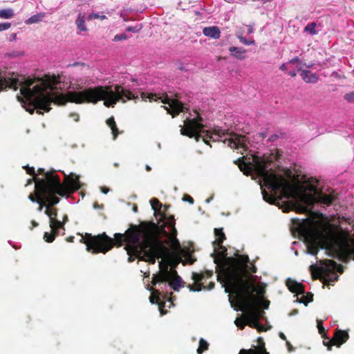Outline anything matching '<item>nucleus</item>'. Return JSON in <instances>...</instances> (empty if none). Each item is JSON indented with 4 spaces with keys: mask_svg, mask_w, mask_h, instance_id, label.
I'll list each match as a JSON object with an SVG mask.
<instances>
[{
    "mask_svg": "<svg viewBox=\"0 0 354 354\" xmlns=\"http://www.w3.org/2000/svg\"><path fill=\"white\" fill-rule=\"evenodd\" d=\"M345 100H346L348 102H352L354 101V93H349L345 95L344 96Z\"/></svg>",
    "mask_w": 354,
    "mask_h": 354,
    "instance_id": "cd10ccee",
    "label": "nucleus"
},
{
    "mask_svg": "<svg viewBox=\"0 0 354 354\" xmlns=\"http://www.w3.org/2000/svg\"><path fill=\"white\" fill-rule=\"evenodd\" d=\"M213 199V196H212L211 197H209V198H207L205 201L207 203H210V201Z\"/></svg>",
    "mask_w": 354,
    "mask_h": 354,
    "instance_id": "a18cd8bd",
    "label": "nucleus"
},
{
    "mask_svg": "<svg viewBox=\"0 0 354 354\" xmlns=\"http://www.w3.org/2000/svg\"><path fill=\"white\" fill-rule=\"evenodd\" d=\"M305 30L310 32L312 35H315L316 33L315 24L313 23L308 24L305 28Z\"/></svg>",
    "mask_w": 354,
    "mask_h": 354,
    "instance_id": "393cba45",
    "label": "nucleus"
},
{
    "mask_svg": "<svg viewBox=\"0 0 354 354\" xmlns=\"http://www.w3.org/2000/svg\"><path fill=\"white\" fill-rule=\"evenodd\" d=\"M288 75L291 77H295L297 75V73L295 71H290L288 72Z\"/></svg>",
    "mask_w": 354,
    "mask_h": 354,
    "instance_id": "e433bc0d",
    "label": "nucleus"
},
{
    "mask_svg": "<svg viewBox=\"0 0 354 354\" xmlns=\"http://www.w3.org/2000/svg\"><path fill=\"white\" fill-rule=\"evenodd\" d=\"M286 345L288 346V350L290 351L292 350V346L290 345V342H286Z\"/></svg>",
    "mask_w": 354,
    "mask_h": 354,
    "instance_id": "79ce46f5",
    "label": "nucleus"
},
{
    "mask_svg": "<svg viewBox=\"0 0 354 354\" xmlns=\"http://www.w3.org/2000/svg\"><path fill=\"white\" fill-rule=\"evenodd\" d=\"M10 26V23L8 22L0 23V32L8 30Z\"/></svg>",
    "mask_w": 354,
    "mask_h": 354,
    "instance_id": "bb28decb",
    "label": "nucleus"
},
{
    "mask_svg": "<svg viewBox=\"0 0 354 354\" xmlns=\"http://www.w3.org/2000/svg\"><path fill=\"white\" fill-rule=\"evenodd\" d=\"M317 328H318V330H319V333L320 334H322L324 332V327L322 326V323L319 320L317 321Z\"/></svg>",
    "mask_w": 354,
    "mask_h": 354,
    "instance_id": "c85d7f7f",
    "label": "nucleus"
},
{
    "mask_svg": "<svg viewBox=\"0 0 354 354\" xmlns=\"http://www.w3.org/2000/svg\"><path fill=\"white\" fill-rule=\"evenodd\" d=\"M31 223H32V227H30L31 230L33 227H37L38 225V223L36 221H32Z\"/></svg>",
    "mask_w": 354,
    "mask_h": 354,
    "instance_id": "4c0bfd02",
    "label": "nucleus"
},
{
    "mask_svg": "<svg viewBox=\"0 0 354 354\" xmlns=\"http://www.w3.org/2000/svg\"><path fill=\"white\" fill-rule=\"evenodd\" d=\"M14 16V11L11 8L0 10V18L10 19Z\"/></svg>",
    "mask_w": 354,
    "mask_h": 354,
    "instance_id": "aec40b11",
    "label": "nucleus"
},
{
    "mask_svg": "<svg viewBox=\"0 0 354 354\" xmlns=\"http://www.w3.org/2000/svg\"><path fill=\"white\" fill-rule=\"evenodd\" d=\"M106 124L111 128V129L112 131L113 139L115 140L116 138V137L118 136V135L120 133V132L118 131V129L117 128L114 118L111 117V118H109L106 120Z\"/></svg>",
    "mask_w": 354,
    "mask_h": 354,
    "instance_id": "a211bd4d",
    "label": "nucleus"
},
{
    "mask_svg": "<svg viewBox=\"0 0 354 354\" xmlns=\"http://www.w3.org/2000/svg\"><path fill=\"white\" fill-rule=\"evenodd\" d=\"M286 345L288 346V350L290 351L292 350V346L290 345V342H286Z\"/></svg>",
    "mask_w": 354,
    "mask_h": 354,
    "instance_id": "a19ab883",
    "label": "nucleus"
},
{
    "mask_svg": "<svg viewBox=\"0 0 354 354\" xmlns=\"http://www.w3.org/2000/svg\"><path fill=\"white\" fill-rule=\"evenodd\" d=\"M297 313H298L297 310H293V311L290 314V315H291V316H292V315H295L297 314Z\"/></svg>",
    "mask_w": 354,
    "mask_h": 354,
    "instance_id": "c03bdc74",
    "label": "nucleus"
},
{
    "mask_svg": "<svg viewBox=\"0 0 354 354\" xmlns=\"http://www.w3.org/2000/svg\"><path fill=\"white\" fill-rule=\"evenodd\" d=\"M127 39V35L125 33H122V34H120V35H115V37L113 38V41H119L124 40V39Z\"/></svg>",
    "mask_w": 354,
    "mask_h": 354,
    "instance_id": "a878e982",
    "label": "nucleus"
},
{
    "mask_svg": "<svg viewBox=\"0 0 354 354\" xmlns=\"http://www.w3.org/2000/svg\"><path fill=\"white\" fill-rule=\"evenodd\" d=\"M304 295H301V298L297 297V301H299L300 302L307 303L308 301H310V299H308V301H306L304 299Z\"/></svg>",
    "mask_w": 354,
    "mask_h": 354,
    "instance_id": "72a5a7b5",
    "label": "nucleus"
},
{
    "mask_svg": "<svg viewBox=\"0 0 354 354\" xmlns=\"http://www.w3.org/2000/svg\"><path fill=\"white\" fill-rule=\"evenodd\" d=\"M295 62H299L298 57H295V58L290 59L288 63L281 64L280 66V69L281 71H288V69L289 68V65L295 64Z\"/></svg>",
    "mask_w": 354,
    "mask_h": 354,
    "instance_id": "4be33fe9",
    "label": "nucleus"
},
{
    "mask_svg": "<svg viewBox=\"0 0 354 354\" xmlns=\"http://www.w3.org/2000/svg\"><path fill=\"white\" fill-rule=\"evenodd\" d=\"M229 50L232 53V55L239 59H243L245 58V53L246 50L243 48L232 46Z\"/></svg>",
    "mask_w": 354,
    "mask_h": 354,
    "instance_id": "dca6fc26",
    "label": "nucleus"
},
{
    "mask_svg": "<svg viewBox=\"0 0 354 354\" xmlns=\"http://www.w3.org/2000/svg\"><path fill=\"white\" fill-rule=\"evenodd\" d=\"M26 171L28 174L30 175H32L34 176V178L33 180H35V183H36V182L37 180H41L42 178H36V174L35 172V169L33 167H26ZM44 176V179H46V176L44 175H43ZM28 198L32 201V202H37V195L36 194V184L35 185V194H30L29 196H28Z\"/></svg>",
    "mask_w": 354,
    "mask_h": 354,
    "instance_id": "4468645a",
    "label": "nucleus"
},
{
    "mask_svg": "<svg viewBox=\"0 0 354 354\" xmlns=\"http://www.w3.org/2000/svg\"><path fill=\"white\" fill-rule=\"evenodd\" d=\"M75 24L79 32H85L87 30V28L85 24V15L84 14L80 13L77 15Z\"/></svg>",
    "mask_w": 354,
    "mask_h": 354,
    "instance_id": "2eb2a0df",
    "label": "nucleus"
},
{
    "mask_svg": "<svg viewBox=\"0 0 354 354\" xmlns=\"http://www.w3.org/2000/svg\"><path fill=\"white\" fill-rule=\"evenodd\" d=\"M239 354H268V353L263 348H251L248 350L241 349Z\"/></svg>",
    "mask_w": 354,
    "mask_h": 354,
    "instance_id": "6ab92c4d",
    "label": "nucleus"
},
{
    "mask_svg": "<svg viewBox=\"0 0 354 354\" xmlns=\"http://www.w3.org/2000/svg\"><path fill=\"white\" fill-rule=\"evenodd\" d=\"M140 29V28H137L136 27H131V26H129L127 28V30L128 32H138L139 30Z\"/></svg>",
    "mask_w": 354,
    "mask_h": 354,
    "instance_id": "2f4dec72",
    "label": "nucleus"
},
{
    "mask_svg": "<svg viewBox=\"0 0 354 354\" xmlns=\"http://www.w3.org/2000/svg\"><path fill=\"white\" fill-rule=\"evenodd\" d=\"M101 191H102V192H103L104 194H107V193L109 192V188H107V187H101Z\"/></svg>",
    "mask_w": 354,
    "mask_h": 354,
    "instance_id": "f704fd0d",
    "label": "nucleus"
},
{
    "mask_svg": "<svg viewBox=\"0 0 354 354\" xmlns=\"http://www.w3.org/2000/svg\"><path fill=\"white\" fill-rule=\"evenodd\" d=\"M239 168L244 174H254L259 178L265 201L275 204L283 198L291 200L286 204L283 212L294 210L310 215L316 203L328 206L336 199L333 192L320 191L315 180L299 188L293 187L283 176L276 172L269 156H252L248 162L241 164Z\"/></svg>",
    "mask_w": 354,
    "mask_h": 354,
    "instance_id": "f03ea898",
    "label": "nucleus"
},
{
    "mask_svg": "<svg viewBox=\"0 0 354 354\" xmlns=\"http://www.w3.org/2000/svg\"><path fill=\"white\" fill-rule=\"evenodd\" d=\"M286 285L291 292H296L297 295H301L304 296L305 292L301 283H299L289 279L286 281Z\"/></svg>",
    "mask_w": 354,
    "mask_h": 354,
    "instance_id": "9d476101",
    "label": "nucleus"
},
{
    "mask_svg": "<svg viewBox=\"0 0 354 354\" xmlns=\"http://www.w3.org/2000/svg\"><path fill=\"white\" fill-rule=\"evenodd\" d=\"M193 119H187L185 126L181 127L180 133L190 138L195 137L196 140L201 138L204 142L209 145V141H223L231 148H236L241 154L246 151L247 138L228 130L221 129H206L202 123V118L196 113Z\"/></svg>",
    "mask_w": 354,
    "mask_h": 354,
    "instance_id": "0eeeda50",
    "label": "nucleus"
},
{
    "mask_svg": "<svg viewBox=\"0 0 354 354\" xmlns=\"http://www.w3.org/2000/svg\"><path fill=\"white\" fill-rule=\"evenodd\" d=\"M203 32L205 36L213 39H218L221 36V31L217 26L205 27Z\"/></svg>",
    "mask_w": 354,
    "mask_h": 354,
    "instance_id": "9b49d317",
    "label": "nucleus"
},
{
    "mask_svg": "<svg viewBox=\"0 0 354 354\" xmlns=\"http://www.w3.org/2000/svg\"><path fill=\"white\" fill-rule=\"evenodd\" d=\"M106 17L104 15H100L99 13L92 12L87 17L88 20H92L93 19H100L101 20L105 19Z\"/></svg>",
    "mask_w": 354,
    "mask_h": 354,
    "instance_id": "5701e85b",
    "label": "nucleus"
},
{
    "mask_svg": "<svg viewBox=\"0 0 354 354\" xmlns=\"http://www.w3.org/2000/svg\"><path fill=\"white\" fill-rule=\"evenodd\" d=\"M46 14L44 12H39L36 15H34L31 16L30 18H28L25 23L26 24H36L39 21H41L45 17Z\"/></svg>",
    "mask_w": 354,
    "mask_h": 354,
    "instance_id": "f3484780",
    "label": "nucleus"
},
{
    "mask_svg": "<svg viewBox=\"0 0 354 354\" xmlns=\"http://www.w3.org/2000/svg\"><path fill=\"white\" fill-rule=\"evenodd\" d=\"M70 117L72 118L75 122H78L80 120L79 115L75 113H71Z\"/></svg>",
    "mask_w": 354,
    "mask_h": 354,
    "instance_id": "7c9ffc66",
    "label": "nucleus"
},
{
    "mask_svg": "<svg viewBox=\"0 0 354 354\" xmlns=\"http://www.w3.org/2000/svg\"><path fill=\"white\" fill-rule=\"evenodd\" d=\"M133 211H134V212H137V207H136V206H135V207H133Z\"/></svg>",
    "mask_w": 354,
    "mask_h": 354,
    "instance_id": "09e8293b",
    "label": "nucleus"
},
{
    "mask_svg": "<svg viewBox=\"0 0 354 354\" xmlns=\"http://www.w3.org/2000/svg\"><path fill=\"white\" fill-rule=\"evenodd\" d=\"M124 249L129 255V262L138 258L154 263L156 259H161L159 272L152 277L151 283L155 288H149L151 292L149 300L151 304L159 306L161 315L165 314L162 300L169 298V289L178 291L183 283L174 264L179 262L183 264L194 263L196 259L192 256V250L190 248L181 246L183 252L177 255L171 247L162 243L151 234H146L142 240L133 234L128 239V247Z\"/></svg>",
    "mask_w": 354,
    "mask_h": 354,
    "instance_id": "7ed1b4c3",
    "label": "nucleus"
},
{
    "mask_svg": "<svg viewBox=\"0 0 354 354\" xmlns=\"http://www.w3.org/2000/svg\"><path fill=\"white\" fill-rule=\"evenodd\" d=\"M279 337L283 340H286V335L283 333H279Z\"/></svg>",
    "mask_w": 354,
    "mask_h": 354,
    "instance_id": "58836bf2",
    "label": "nucleus"
},
{
    "mask_svg": "<svg viewBox=\"0 0 354 354\" xmlns=\"http://www.w3.org/2000/svg\"><path fill=\"white\" fill-rule=\"evenodd\" d=\"M216 240L213 242L214 252L212 254L216 264L218 277L222 279L228 295L231 306L236 310L244 312V320L237 318L234 324L240 329L245 324L256 328L259 331H266V328L260 324L259 319L264 312L259 308L268 309L270 301L264 299L266 285L256 281L257 277L251 276L249 272H256V268L249 265L248 256L239 255L236 259L227 257V249L221 244L225 234L221 229L214 230Z\"/></svg>",
    "mask_w": 354,
    "mask_h": 354,
    "instance_id": "f257e3e1",
    "label": "nucleus"
},
{
    "mask_svg": "<svg viewBox=\"0 0 354 354\" xmlns=\"http://www.w3.org/2000/svg\"><path fill=\"white\" fill-rule=\"evenodd\" d=\"M261 341H262L261 338H259V342H260Z\"/></svg>",
    "mask_w": 354,
    "mask_h": 354,
    "instance_id": "3c124183",
    "label": "nucleus"
},
{
    "mask_svg": "<svg viewBox=\"0 0 354 354\" xmlns=\"http://www.w3.org/2000/svg\"><path fill=\"white\" fill-rule=\"evenodd\" d=\"M295 64H297L296 67H297V70L301 72L303 71L302 68L304 64H302V62L300 61L299 59V62H295Z\"/></svg>",
    "mask_w": 354,
    "mask_h": 354,
    "instance_id": "c756f323",
    "label": "nucleus"
},
{
    "mask_svg": "<svg viewBox=\"0 0 354 354\" xmlns=\"http://www.w3.org/2000/svg\"><path fill=\"white\" fill-rule=\"evenodd\" d=\"M151 167H150V166H149V165H146V170H147V171H151Z\"/></svg>",
    "mask_w": 354,
    "mask_h": 354,
    "instance_id": "49530a36",
    "label": "nucleus"
},
{
    "mask_svg": "<svg viewBox=\"0 0 354 354\" xmlns=\"http://www.w3.org/2000/svg\"><path fill=\"white\" fill-rule=\"evenodd\" d=\"M348 338V334L342 330H338L335 333L334 339H333V344H337L339 346L344 343Z\"/></svg>",
    "mask_w": 354,
    "mask_h": 354,
    "instance_id": "ddd939ff",
    "label": "nucleus"
},
{
    "mask_svg": "<svg viewBox=\"0 0 354 354\" xmlns=\"http://www.w3.org/2000/svg\"><path fill=\"white\" fill-rule=\"evenodd\" d=\"M60 80L56 76L45 75L42 77H26L0 68V92L7 88L17 90L21 106L30 113L35 109L48 111L52 103L64 104L67 102L83 104V90L68 91L63 94L59 91Z\"/></svg>",
    "mask_w": 354,
    "mask_h": 354,
    "instance_id": "20e7f679",
    "label": "nucleus"
},
{
    "mask_svg": "<svg viewBox=\"0 0 354 354\" xmlns=\"http://www.w3.org/2000/svg\"><path fill=\"white\" fill-rule=\"evenodd\" d=\"M32 180H29L28 182V184H30L32 183Z\"/></svg>",
    "mask_w": 354,
    "mask_h": 354,
    "instance_id": "8fccbe9b",
    "label": "nucleus"
},
{
    "mask_svg": "<svg viewBox=\"0 0 354 354\" xmlns=\"http://www.w3.org/2000/svg\"><path fill=\"white\" fill-rule=\"evenodd\" d=\"M93 206H94V208H95V209H97V208H100V206L97 203H94V205H93Z\"/></svg>",
    "mask_w": 354,
    "mask_h": 354,
    "instance_id": "de8ad7c7",
    "label": "nucleus"
},
{
    "mask_svg": "<svg viewBox=\"0 0 354 354\" xmlns=\"http://www.w3.org/2000/svg\"><path fill=\"white\" fill-rule=\"evenodd\" d=\"M209 347V344L207 341L203 339V338H201L199 340V346L197 349V353L198 354H202L205 351H207Z\"/></svg>",
    "mask_w": 354,
    "mask_h": 354,
    "instance_id": "412c9836",
    "label": "nucleus"
},
{
    "mask_svg": "<svg viewBox=\"0 0 354 354\" xmlns=\"http://www.w3.org/2000/svg\"><path fill=\"white\" fill-rule=\"evenodd\" d=\"M253 32V28L252 26H248V34H251Z\"/></svg>",
    "mask_w": 354,
    "mask_h": 354,
    "instance_id": "c9c22d12",
    "label": "nucleus"
},
{
    "mask_svg": "<svg viewBox=\"0 0 354 354\" xmlns=\"http://www.w3.org/2000/svg\"><path fill=\"white\" fill-rule=\"evenodd\" d=\"M313 279L321 278L323 286L335 282L338 279L337 272L342 273V268L332 260H319L309 267ZM324 288V286H322Z\"/></svg>",
    "mask_w": 354,
    "mask_h": 354,
    "instance_id": "6e6552de",
    "label": "nucleus"
},
{
    "mask_svg": "<svg viewBox=\"0 0 354 354\" xmlns=\"http://www.w3.org/2000/svg\"><path fill=\"white\" fill-rule=\"evenodd\" d=\"M212 275V271L205 272H192V279L194 281L193 284H189L188 288L190 291H201L202 290H212L214 287V283L210 282L208 288L204 286L206 280Z\"/></svg>",
    "mask_w": 354,
    "mask_h": 354,
    "instance_id": "1a4fd4ad",
    "label": "nucleus"
},
{
    "mask_svg": "<svg viewBox=\"0 0 354 354\" xmlns=\"http://www.w3.org/2000/svg\"><path fill=\"white\" fill-rule=\"evenodd\" d=\"M171 293H169V298H166L165 299H168V301L171 303L173 301V297L171 296Z\"/></svg>",
    "mask_w": 354,
    "mask_h": 354,
    "instance_id": "ea45409f",
    "label": "nucleus"
},
{
    "mask_svg": "<svg viewBox=\"0 0 354 354\" xmlns=\"http://www.w3.org/2000/svg\"><path fill=\"white\" fill-rule=\"evenodd\" d=\"M239 34H241V36H243V30H239L236 31V36L237 37H238V35H239Z\"/></svg>",
    "mask_w": 354,
    "mask_h": 354,
    "instance_id": "37998d69",
    "label": "nucleus"
},
{
    "mask_svg": "<svg viewBox=\"0 0 354 354\" xmlns=\"http://www.w3.org/2000/svg\"><path fill=\"white\" fill-rule=\"evenodd\" d=\"M38 174L44 175L46 179H41L36 182V194L37 195V203L39 206L37 209L41 212L45 207V214L49 218L50 227L52 233L45 232L44 239L48 243H51L59 230H64V224L68 221V216L64 214L62 221L57 218V209L54 207L59 202V198L56 196H64L79 189L81 187L79 176L73 174L64 175V180L61 182L55 170L45 171L44 169L39 168Z\"/></svg>",
    "mask_w": 354,
    "mask_h": 354,
    "instance_id": "423d86ee",
    "label": "nucleus"
},
{
    "mask_svg": "<svg viewBox=\"0 0 354 354\" xmlns=\"http://www.w3.org/2000/svg\"><path fill=\"white\" fill-rule=\"evenodd\" d=\"M238 39L242 44L245 45H251L254 44V40H248L247 39L243 37V36H241V34L238 35Z\"/></svg>",
    "mask_w": 354,
    "mask_h": 354,
    "instance_id": "b1692460",
    "label": "nucleus"
},
{
    "mask_svg": "<svg viewBox=\"0 0 354 354\" xmlns=\"http://www.w3.org/2000/svg\"><path fill=\"white\" fill-rule=\"evenodd\" d=\"M301 77L306 83H316L318 81V76L310 71H302L300 73Z\"/></svg>",
    "mask_w": 354,
    "mask_h": 354,
    "instance_id": "f8f14e48",
    "label": "nucleus"
},
{
    "mask_svg": "<svg viewBox=\"0 0 354 354\" xmlns=\"http://www.w3.org/2000/svg\"><path fill=\"white\" fill-rule=\"evenodd\" d=\"M150 203L154 210V214L156 216L158 214L160 216L158 226H155V229H147L142 231L128 230L124 234L120 233L115 234L114 239L108 236L105 233L97 236L86 234L84 240L87 251L94 254L99 252L105 254L113 248L114 244L121 246L125 243V248H127L128 239L133 234H136L142 240L146 234H151L162 243L171 247L176 254L179 255V254H182L183 252L181 249L180 243L176 238L177 230L175 228L174 217L173 216H167L165 214L161 213L162 205L158 199L153 198Z\"/></svg>",
    "mask_w": 354,
    "mask_h": 354,
    "instance_id": "39448f33",
    "label": "nucleus"
},
{
    "mask_svg": "<svg viewBox=\"0 0 354 354\" xmlns=\"http://www.w3.org/2000/svg\"><path fill=\"white\" fill-rule=\"evenodd\" d=\"M183 200L188 201L191 204L194 203V199L190 196H188V195L185 196L183 198Z\"/></svg>",
    "mask_w": 354,
    "mask_h": 354,
    "instance_id": "473e14b6",
    "label": "nucleus"
}]
</instances>
